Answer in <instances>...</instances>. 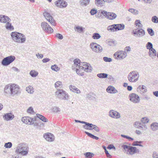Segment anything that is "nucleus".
Here are the masks:
<instances>
[{"label": "nucleus", "mask_w": 158, "mask_h": 158, "mask_svg": "<svg viewBox=\"0 0 158 158\" xmlns=\"http://www.w3.org/2000/svg\"><path fill=\"white\" fill-rule=\"evenodd\" d=\"M11 36L14 41L19 43H25L26 40L24 35L17 32H11Z\"/></svg>", "instance_id": "obj_1"}, {"label": "nucleus", "mask_w": 158, "mask_h": 158, "mask_svg": "<svg viewBox=\"0 0 158 158\" xmlns=\"http://www.w3.org/2000/svg\"><path fill=\"white\" fill-rule=\"evenodd\" d=\"M28 146L25 144L20 143L18 145L16 152L23 156L26 155L28 153Z\"/></svg>", "instance_id": "obj_2"}, {"label": "nucleus", "mask_w": 158, "mask_h": 158, "mask_svg": "<svg viewBox=\"0 0 158 158\" xmlns=\"http://www.w3.org/2000/svg\"><path fill=\"white\" fill-rule=\"evenodd\" d=\"M139 73L136 71H133L130 73L127 76V79L131 82H135L139 79Z\"/></svg>", "instance_id": "obj_3"}, {"label": "nucleus", "mask_w": 158, "mask_h": 158, "mask_svg": "<svg viewBox=\"0 0 158 158\" xmlns=\"http://www.w3.org/2000/svg\"><path fill=\"white\" fill-rule=\"evenodd\" d=\"M56 97L62 100H66L69 98L68 94L63 89H59L55 92Z\"/></svg>", "instance_id": "obj_4"}, {"label": "nucleus", "mask_w": 158, "mask_h": 158, "mask_svg": "<svg viewBox=\"0 0 158 158\" xmlns=\"http://www.w3.org/2000/svg\"><path fill=\"white\" fill-rule=\"evenodd\" d=\"M114 56L115 59L120 60L125 58L127 56V53L125 51L119 50L115 52Z\"/></svg>", "instance_id": "obj_5"}, {"label": "nucleus", "mask_w": 158, "mask_h": 158, "mask_svg": "<svg viewBox=\"0 0 158 158\" xmlns=\"http://www.w3.org/2000/svg\"><path fill=\"white\" fill-rule=\"evenodd\" d=\"M41 26L43 30L45 32L52 33L53 32V30L52 28L46 22H43L41 23Z\"/></svg>", "instance_id": "obj_6"}, {"label": "nucleus", "mask_w": 158, "mask_h": 158, "mask_svg": "<svg viewBox=\"0 0 158 158\" xmlns=\"http://www.w3.org/2000/svg\"><path fill=\"white\" fill-rule=\"evenodd\" d=\"M15 57L13 56L5 57L2 60V64L3 66H7L13 62L15 60Z\"/></svg>", "instance_id": "obj_7"}, {"label": "nucleus", "mask_w": 158, "mask_h": 158, "mask_svg": "<svg viewBox=\"0 0 158 158\" xmlns=\"http://www.w3.org/2000/svg\"><path fill=\"white\" fill-rule=\"evenodd\" d=\"M20 87L17 85H11V95L13 96L18 94L20 91Z\"/></svg>", "instance_id": "obj_8"}, {"label": "nucleus", "mask_w": 158, "mask_h": 158, "mask_svg": "<svg viewBox=\"0 0 158 158\" xmlns=\"http://www.w3.org/2000/svg\"><path fill=\"white\" fill-rule=\"evenodd\" d=\"M45 18L53 26H55L56 23L53 17L48 12L45 11L43 13Z\"/></svg>", "instance_id": "obj_9"}, {"label": "nucleus", "mask_w": 158, "mask_h": 158, "mask_svg": "<svg viewBox=\"0 0 158 158\" xmlns=\"http://www.w3.org/2000/svg\"><path fill=\"white\" fill-rule=\"evenodd\" d=\"M90 48L94 52H100L102 50V47L96 43H91L90 44Z\"/></svg>", "instance_id": "obj_10"}, {"label": "nucleus", "mask_w": 158, "mask_h": 158, "mask_svg": "<svg viewBox=\"0 0 158 158\" xmlns=\"http://www.w3.org/2000/svg\"><path fill=\"white\" fill-rule=\"evenodd\" d=\"M21 121L24 123L31 125L34 124V118L29 116H25L22 118Z\"/></svg>", "instance_id": "obj_11"}, {"label": "nucleus", "mask_w": 158, "mask_h": 158, "mask_svg": "<svg viewBox=\"0 0 158 158\" xmlns=\"http://www.w3.org/2000/svg\"><path fill=\"white\" fill-rule=\"evenodd\" d=\"M56 6L60 8H64L67 7L68 3L65 1L63 0H58L55 2Z\"/></svg>", "instance_id": "obj_12"}, {"label": "nucleus", "mask_w": 158, "mask_h": 158, "mask_svg": "<svg viewBox=\"0 0 158 158\" xmlns=\"http://www.w3.org/2000/svg\"><path fill=\"white\" fill-rule=\"evenodd\" d=\"M134 36L135 37H140L144 36L145 35V32L144 30L140 28L139 29H136L135 31L133 30L132 32Z\"/></svg>", "instance_id": "obj_13"}, {"label": "nucleus", "mask_w": 158, "mask_h": 158, "mask_svg": "<svg viewBox=\"0 0 158 158\" xmlns=\"http://www.w3.org/2000/svg\"><path fill=\"white\" fill-rule=\"evenodd\" d=\"M130 100L135 103H138L140 101V98L138 95L136 94L132 93L129 95Z\"/></svg>", "instance_id": "obj_14"}, {"label": "nucleus", "mask_w": 158, "mask_h": 158, "mask_svg": "<svg viewBox=\"0 0 158 158\" xmlns=\"http://www.w3.org/2000/svg\"><path fill=\"white\" fill-rule=\"evenodd\" d=\"M44 137L47 141L49 142L53 141L55 139L53 135L48 132L44 134Z\"/></svg>", "instance_id": "obj_15"}, {"label": "nucleus", "mask_w": 158, "mask_h": 158, "mask_svg": "<svg viewBox=\"0 0 158 158\" xmlns=\"http://www.w3.org/2000/svg\"><path fill=\"white\" fill-rule=\"evenodd\" d=\"M109 115L112 118L116 119L119 118L121 117L120 114L119 113L113 110H111L109 111Z\"/></svg>", "instance_id": "obj_16"}, {"label": "nucleus", "mask_w": 158, "mask_h": 158, "mask_svg": "<svg viewBox=\"0 0 158 158\" xmlns=\"http://www.w3.org/2000/svg\"><path fill=\"white\" fill-rule=\"evenodd\" d=\"M8 21H11L10 19L8 16L4 15H0V22L6 23Z\"/></svg>", "instance_id": "obj_17"}, {"label": "nucleus", "mask_w": 158, "mask_h": 158, "mask_svg": "<svg viewBox=\"0 0 158 158\" xmlns=\"http://www.w3.org/2000/svg\"><path fill=\"white\" fill-rule=\"evenodd\" d=\"M14 118V115L11 113H6L4 114L3 116L4 119L6 121L11 120H12Z\"/></svg>", "instance_id": "obj_18"}, {"label": "nucleus", "mask_w": 158, "mask_h": 158, "mask_svg": "<svg viewBox=\"0 0 158 158\" xmlns=\"http://www.w3.org/2000/svg\"><path fill=\"white\" fill-rule=\"evenodd\" d=\"M149 56L152 58H154L156 55V50L153 48L149 49L148 52Z\"/></svg>", "instance_id": "obj_19"}, {"label": "nucleus", "mask_w": 158, "mask_h": 158, "mask_svg": "<svg viewBox=\"0 0 158 158\" xmlns=\"http://www.w3.org/2000/svg\"><path fill=\"white\" fill-rule=\"evenodd\" d=\"M138 152H139V150L136 148L131 146L128 154L132 155Z\"/></svg>", "instance_id": "obj_20"}, {"label": "nucleus", "mask_w": 158, "mask_h": 158, "mask_svg": "<svg viewBox=\"0 0 158 158\" xmlns=\"http://www.w3.org/2000/svg\"><path fill=\"white\" fill-rule=\"evenodd\" d=\"M69 88L70 90L73 92L77 94H80L81 93L80 90L79 89L73 85H70L69 86Z\"/></svg>", "instance_id": "obj_21"}, {"label": "nucleus", "mask_w": 158, "mask_h": 158, "mask_svg": "<svg viewBox=\"0 0 158 158\" xmlns=\"http://www.w3.org/2000/svg\"><path fill=\"white\" fill-rule=\"evenodd\" d=\"M107 91L110 94H115L118 92L117 89L114 87L111 86H109L106 89Z\"/></svg>", "instance_id": "obj_22"}, {"label": "nucleus", "mask_w": 158, "mask_h": 158, "mask_svg": "<svg viewBox=\"0 0 158 158\" xmlns=\"http://www.w3.org/2000/svg\"><path fill=\"white\" fill-rule=\"evenodd\" d=\"M85 125L83 126V127L87 130H92L93 129V126L94 125L92 124V123H90L87 122H85Z\"/></svg>", "instance_id": "obj_23"}, {"label": "nucleus", "mask_w": 158, "mask_h": 158, "mask_svg": "<svg viewBox=\"0 0 158 158\" xmlns=\"http://www.w3.org/2000/svg\"><path fill=\"white\" fill-rule=\"evenodd\" d=\"M151 129L153 131H156L158 130V123L156 122L152 123L150 125Z\"/></svg>", "instance_id": "obj_24"}, {"label": "nucleus", "mask_w": 158, "mask_h": 158, "mask_svg": "<svg viewBox=\"0 0 158 158\" xmlns=\"http://www.w3.org/2000/svg\"><path fill=\"white\" fill-rule=\"evenodd\" d=\"M63 85L62 82L60 81H57L55 82V86L57 90L59 89H60L63 87Z\"/></svg>", "instance_id": "obj_25"}, {"label": "nucleus", "mask_w": 158, "mask_h": 158, "mask_svg": "<svg viewBox=\"0 0 158 158\" xmlns=\"http://www.w3.org/2000/svg\"><path fill=\"white\" fill-rule=\"evenodd\" d=\"M4 91L6 94L11 95V85H6L4 88Z\"/></svg>", "instance_id": "obj_26"}, {"label": "nucleus", "mask_w": 158, "mask_h": 158, "mask_svg": "<svg viewBox=\"0 0 158 158\" xmlns=\"http://www.w3.org/2000/svg\"><path fill=\"white\" fill-rule=\"evenodd\" d=\"M117 17V15L114 13L111 12H108L107 18L108 19L112 20L115 19Z\"/></svg>", "instance_id": "obj_27"}, {"label": "nucleus", "mask_w": 158, "mask_h": 158, "mask_svg": "<svg viewBox=\"0 0 158 158\" xmlns=\"http://www.w3.org/2000/svg\"><path fill=\"white\" fill-rule=\"evenodd\" d=\"M10 22L8 21L6 23L5 25L6 28L9 30H13L14 29V27L13 26H12L11 23H10Z\"/></svg>", "instance_id": "obj_28"}, {"label": "nucleus", "mask_w": 158, "mask_h": 158, "mask_svg": "<svg viewBox=\"0 0 158 158\" xmlns=\"http://www.w3.org/2000/svg\"><path fill=\"white\" fill-rule=\"evenodd\" d=\"M85 64V69L84 70L87 72H91L92 70V68L91 66L89 65Z\"/></svg>", "instance_id": "obj_29"}, {"label": "nucleus", "mask_w": 158, "mask_h": 158, "mask_svg": "<svg viewBox=\"0 0 158 158\" xmlns=\"http://www.w3.org/2000/svg\"><path fill=\"white\" fill-rule=\"evenodd\" d=\"M26 91L28 93L32 94L34 91V89L31 85H29L26 88Z\"/></svg>", "instance_id": "obj_30"}, {"label": "nucleus", "mask_w": 158, "mask_h": 158, "mask_svg": "<svg viewBox=\"0 0 158 158\" xmlns=\"http://www.w3.org/2000/svg\"><path fill=\"white\" fill-rule=\"evenodd\" d=\"M116 29L117 30H122L124 28L125 26L123 24H115Z\"/></svg>", "instance_id": "obj_31"}, {"label": "nucleus", "mask_w": 158, "mask_h": 158, "mask_svg": "<svg viewBox=\"0 0 158 158\" xmlns=\"http://www.w3.org/2000/svg\"><path fill=\"white\" fill-rule=\"evenodd\" d=\"M138 89H139L141 90H143L142 91L143 93H145L147 91V87L144 85H139L138 88Z\"/></svg>", "instance_id": "obj_32"}, {"label": "nucleus", "mask_w": 158, "mask_h": 158, "mask_svg": "<svg viewBox=\"0 0 158 158\" xmlns=\"http://www.w3.org/2000/svg\"><path fill=\"white\" fill-rule=\"evenodd\" d=\"M115 27V24L110 25L108 27L107 29L109 31H116Z\"/></svg>", "instance_id": "obj_33"}, {"label": "nucleus", "mask_w": 158, "mask_h": 158, "mask_svg": "<svg viewBox=\"0 0 158 158\" xmlns=\"http://www.w3.org/2000/svg\"><path fill=\"white\" fill-rule=\"evenodd\" d=\"M36 115L37 118H39L43 121L44 122H48L47 119H46L44 116L38 114H36Z\"/></svg>", "instance_id": "obj_34"}, {"label": "nucleus", "mask_w": 158, "mask_h": 158, "mask_svg": "<svg viewBox=\"0 0 158 158\" xmlns=\"http://www.w3.org/2000/svg\"><path fill=\"white\" fill-rule=\"evenodd\" d=\"M106 42L110 46L115 45L117 44L116 41H113L111 40H106Z\"/></svg>", "instance_id": "obj_35"}, {"label": "nucleus", "mask_w": 158, "mask_h": 158, "mask_svg": "<svg viewBox=\"0 0 158 158\" xmlns=\"http://www.w3.org/2000/svg\"><path fill=\"white\" fill-rule=\"evenodd\" d=\"M103 0H95V3L96 5L98 6H102L104 3Z\"/></svg>", "instance_id": "obj_36"}, {"label": "nucleus", "mask_w": 158, "mask_h": 158, "mask_svg": "<svg viewBox=\"0 0 158 158\" xmlns=\"http://www.w3.org/2000/svg\"><path fill=\"white\" fill-rule=\"evenodd\" d=\"M85 28L82 27L77 26L75 27V30L78 33H81Z\"/></svg>", "instance_id": "obj_37"}, {"label": "nucleus", "mask_w": 158, "mask_h": 158, "mask_svg": "<svg viewBox=\"0 0 158 158\" xmlns=\"http://www.w3.org/2000/svg\"><path fill=\"white\" fill-rule=\"evenodd\" d=\"M108 75L105 73H101L98 74L97 75V77L100 78H107Z\"/></svg>", "instance_id": "obj_38"}, {"label": "nucleus", "mask_w": 158, "mask_h": 158, "mask_svg": "<svg viewBox=\"0 0 158 158\" xmlns=\"http://www.w3.org/2000/svg\"><path fill=\"white\" fill-rule=\"evenodd\" d=\"M85 133L89 137L91 138H92L94 139H95L96 140H98L99 139V138L98 137L94 136L93 135L87 132V131H85Z\"/></svg>", "instance_id": "obj_39"}, {"label": "nucleus", "mask_w": 158, "mask_h": 158, "mask_svg": "<svg viewBox=\"0 0 158 158\" xmlns=\"http://www.w3.org/2000/svg\"><path fill=\"white\" fill-rule=\"evenodd\" d=\"M30 74L32 77H35L38 75V72L35 70H32L30 72Z\"/></svg>", "instance_id": "obj_40"}, {"label": "nucleus", "mask_w": 158, "mask_h": 158, "mask_svg": "<svg viewBox=\"0 0 158 158\" xmlns=\"http://www.w3.org/2000/svg\"><path fill=\"white\" fill-rule=\"evenodd\" d=\"M80 2L82 5L86 6L89 4V0H81Z\"/></svg>", "instance_id": "obj_41"}, {"label": "nucleus", "mask_w": 158, "mask_h": 158, "mask_svg": "<svg viewBox=\"0 0 158 158\" xmlns=\"http://www.w3.org/2000/svg\"><path fill=\"white\" fill-rule=\"evenodd\" d=\"M139 129L143 131H145L147 129L148 127L147 125L141 123Z\"/></svg>", "instance_id": "obj_42"}, {"label": "nucleus", "mask_w": 158, "mask_h": 158, "mask_svg": "<svg viewBox=\"0 0 158 158\" xmlns=\"http://www.w3.org/2000/svg\"><path fill=\"white\" fill-rule=\"evenodd\" d=\"M149 119L147 117H143L141 119V122L143 124H146L148 123Z\"/></svg>", "instance_id": "obj_43"}, {"label": "nucleus", "mask_w": 158, "mask_h": 158, "mask_svg": "<svg viewBox=\"0 0 158 158\" xmlns=\"http://www.w3.org/2000/svg\"><path fill=\"white\" fill-rule=\"evenodd\" d=\"M143 142L142 141H134L132 143V145L133 146H139L140 147H143V146L141 144Z\"/></svg>", "instance_id": "obj_44"}, {"label": "nucleus", "mask_w": 158, "mask_h": 158, "mask_svg": "<svg viewBox=\"0 0 158 158\" xmlns=\"http://www.w3.org/2000/svg\"><path fill=\"white\" fill-rule=\"evenodd\" d=\"M84 155L86 158H91L94 155V154L89 152L85 153Z\"/></svg>", "instance_id": "obj_45"}, {"label": "nucleus", "mask_w": 158, "mask_h": 158, "mask_svg": "<svg viewBox=\"0 0 158 158\" xmlns=\"http://www.w3.org/2000/svg\"><path fill=\"white\" fill-rule=\"evenodd\" d=\"M135 25L138 26L139 28H142L143 26L142 24L140 22L139 20H136L135 21Z\"/></svg>", "instance_id": "obj_46"}, {"label": "nucleus", "mask_w": 158, "mask_h": 158, "mask_svg": "<svg viewBox=\"0 0 158 158\" xmlns=\"http://www.w3.org/2000/svg\"><path fill=\"white\" fill-rule=\"evenodd\" d=\"M128 11L131 13L135 15H138L139 13V11L135 9L131 8L128 10Z\"/></svg>", "instance_id": "obj_47"}, {"label": "nucleus", "mask_w": 158, "mask_h": 158, "mask_svg": "<svg viewBox=\"0 0 158 158\" xmlns=\"http://www.w3.org/2000/svg\"><path fill=\"white\" fill-rule=\"evenodd\" d=\"M92 37L94 39H98L101 37V36L98 33H94L93 34Z\"/></svg>", "instance_id": "obj_48"}, {"label": "nucleus", "mask_w": 158, "mask_h": 158, "mask_svg": "<svg viewBox=\"0 0 158 158\" xmlns=\"http://www.w3.org/2000/svg\"><path fill=\"white\" fill-rule=\"evenodd\" d=\"M74 66L76 67H77V66H79L80 64V60L78 59H76L74 60Z\"/></svg>", "instance_id": "obj_49"}, {"label": "nucleus", "mask_w": 158, "mask_h": 158, "mask_svg": "<svg viewBox=\"0 0 158 158\" xmlns=\"http://www.w3.org/2000/svg\"><path fill=\"white\" fill-rule=\"evenodd\" d=\"M98 13H101V14H102L104 16L107 18V15L108 14V12L105 10H99L98 11Z\"/></svg>", "instance_id": "obj_50"}, {"label": "nucleus", "mask_w": 158, "mask_h": 158, "mask_svg": "<svg viewBox=\"0 0 158 158\" xmlns=\"http://www.w3.org/2000/svg\"><path fill=\"white\" fill-rule=\"evenodd\" d=\"M51 68L52 70L56 72L58 71L60 69V68L56 64L52 66Z\"/></svg>", "instance_id": "obj_51"}, {"label": "nucleus", "mask_w": 158, "mask_h": 158, "mask_svg": "<svg viewBox=\"0 0 158 158\" xmlns=\"http://www.w3.org/2000/svg\"><path fill=\"white\" fill-rule=\"evenodd\" d=\"M146 47L147 49H150L153 48L152 44L150 42H148L146 45Z\"/></svg>", "instance_id": "obj_52"}, {"label": "nucleus", "mask_w": 158, "mask_h": 158, "mask_svg": "<svg viewBox=\"0 0 158 158\" xmlns=\"http://www.w3.org/2000/svg\"><path fill=\"white\" fill-rule=\"evenodd\" d=\"M122 146L125 151H127V153H128V152L131 146L126 145H123Z\"/></svg>", "instance_id": "obj_53"}, {"label": "nucleus", "mask_w": 158, "mask_h": 158, "mask_svg": "<svg viewBox=\"0 0 158 158\" xmlns=\"http://www.w3.org/2000/svg\"><path fill=\"white\" fill-rule=\"evenodd\" d=\"M12 146V143L10 142L5 143L4 145V147L6 148H10Z\"/></svg>", "instance_id": "obj_54"}, {"label": "nucleus", "mask_w": 158, "mask_h": 158, "mask_svg": "<svg viewBox=\"0 0 158 158\" xmlns=\"http://www.w3.org/2000/svg\"><path fill=\"white\" fill-rule=\"evenodd\" d=\"M152 21L154 23H158V18L156 16H154L152 17Z\"/></svg>", "instance_id": "obj_55"}, {"label": "nucleus", "mask_w": 158, "mask_h": 158, "mask_svg": "<svg viewBox=\"0 0 158 158\" xmlns=\"http://www.w3.org/2000/svg\"><path fill=\"white\" fill-rule=\"evenodd\" d=\"M76 73L79 75L82 76L83 75V73L81 70H79L78 68H76L75 70Z\"/></svg>", "instance_id": "obj_56"}, {"label": "nucleus", "mask_w": 158, "mask_h": 158, "mask_svg": "<svg viewBox=\"0 0 158 158\" xmlns=\"http://www.w3.org/2000/svg\"><path fill=\"white\" fill-rule=\"evenodd\" d=\"M103 59L106 62H110L112 60L111 58L107 57H104Z\"/></svg>", "instance_id": "obj_57"}, {"label": "nucleus", "mask_w": 158, "mask_h": 158, "mask_svg": "<svg viewBox=\"0 0 158 158\" xmlns=\"http://www.w3.org/2000/svg\"><path fill=\"white\" fill-rule=\"evenodd\" d=\"M55 36L57 38L60 39L62 40L63 39V36L60 33H57L56 35Z\"/></svg>", "instance_id": "obj_58"}, {"label": "nucleus", "mask_w": 158, "mask_h": 158, "mask_svg": "<svg viewBox=\"0 0 158 158\" xmlns=\"http://www.w3.org/2000/svg\"><path fill=\"white\" fill-rule=\"evenodd\" d=\"M141 123L139 122H136L134 124V126L137 128H139Z\"/></svg>", "instance_id": "obj_59"}, {"label": "nucleus", "mask_w": 158, "mask_h": 158, "mask_svg": "<svg viewBox=\"0 0 158 158\" xmlns=\"http://www.w3.org/2000/svg\"><path fill=\"white\" fill-rule=\"evenodd\" d=\"M83 66H81V64H80L79 66H77V67H76V68H78L79 70H84L85 63H84Z\"/></svg>", "instance_id": "obj_60"}, {"label": "nucleus", "mask_w": 158, "mask_h": 158, "mask_svg": "<svg viewBox=\"0 0 158 158\" xmlns=\"http://www.w3.org/2000/svg\"><path fill=\"white\" fill-rule=\"evenodd\" d=\"M148 31L151 36H152L154 35V31L152 29L148 28Z\"/></svg>", "instance_id": "obj_61"}, {"label": "nucleus", "mask_w": 158, "mask_h": 158, "mask_svg": "<svg viewBox=\"0 0 158 158\" xmlns=\"http://www.w3.org/2000/svg\"><path fill=\"white\" fill-rule=\"evenodd\" d=\"M27 112L30 114L33 113L34 112L33 108L32 107H29L27 109Z\"/></svg>", "instance_id": "obj_62"}, {"label": "nucleus", "mask_w": 158, "mask_h": 158, "mask_svg": "<svg viewBox=\"0 0 158 158\" xmlns=\"http://www.w3.org/2000/svg\"><path fill=\"white\" fill-rule=\"evenodd\" d=\"M97 10L94 9H92L90 11V14L92 15H94L97 13Z\"/></svg>", "instance_id": "obj_63"}, {"label": "nucleus", "mask_w": 158, "mask_h": 158, "mask_svg": "<svg viewBox=\"0 0 158 158\" xmlns=\"http://www.w3.org/2000/svg\"><path fill=\"white\" fill-rule=\"evenodd\" d=\"M152 156L153 158H158V152H153Z\"/></svg>", "instance_id": "obj_64"}]
</instances>
